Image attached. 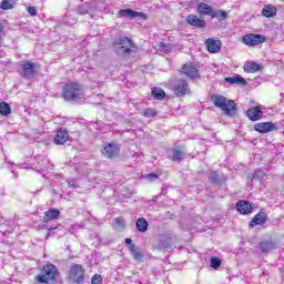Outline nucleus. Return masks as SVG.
<instances>
[{
    "label": "nucleus",
    "mask_w": 284,
    "mask_h": 284,
    "mask_svg": "<svg viewBox=\"0 0 284 284\" xmlns=\"http://www.w3.org/2000/svg\"><path fill=\"white\" fill-rule=\"evenodd\" d=\"M211 101L215 108H220L226 116L236 115V103L234 100H227L221 94H214L211 97Z\"/></svg>",
    "instance_id": "f03ea898"
},
{
    "label": "nucleus",
    "mask_w": 284,
    "mask_h": 284,
    "mask_svg": "<svg viewBox=\"0 0 284 284\" xmlns=\"http://www.w3.org/2000/svg\"><path fill=\"white\" fill-rule=\"evenodd\" d=\"M254 130L261 134H267V132H274L276 125L273 122H260L254 125Z\"/></svg>",
    "instance_id": "9d476101"
},
{
    "label": "nucleus",
    "mask_w": 284,
    "mask_h": 284,
    "mask_svg": "<svg viewBox=\"0 0 284 284\" xmlns=\"http://www.w3.org/2000/svg\"><path fill=\"white\" fill-rule=\"evenodd\" d=\"M27 10L31 17H37V7H28Z\"/></svg>",
    "instance_id": "58836bf2"
},
{
    "label": "nucleus",
    "mask_w": 284,
    "mask_h": 284,
    "mask_svg": "<svg viewBox=\"0 0 284 284\" xmlns=\"http://www.w3.org/2000/svg\"><path fill=\"white\" fill-rule=\"evenodd\" d=\"M246 116L250 121H258L263 116V110L261 106H254L247 110Z\"/></svg>",
    "instance_id": "f8f14e48"
},
{
    "label": "nucleus",
    "mask_w": 284,
    "mask_h": 284,
    "mask_svg": "<svg viewBox=\"0 0 284 284\" xmlns=\"http://www.w3.org/2000/svg\"><path fill=\"white\" fill-rule=\"evenodd\" d=\"M83 97V87L77 82L68 83L63 87L62 98L64 101L70 103H78L82 101Z\"/></svg>",
    "instance_id": "f257e3e1"
},
{
    "label": "nucleus",
    "mask_w": 284,
    "mask_h": 284,
    "mask_svg": "<svg viewBox=\"0 0 284 284\" xmlns=\"http://www.w3.org/2000/svg\"><path fill=\"white\" fill-rule=\"evenodd\" d=\"M101 152L104 159H114L121 152V148L116 143H108L104 144Z\"/></svg>",
    "instance_id": "6e6552de"
},
{
    "label": "nucleus",
    "mask_w": 284,
    "mask_h": 284,
    "mask_svg": "<svg viewBox=\"0 0 284 284\" xmlns=\"http://www.w3.org/2000/svg\"><path fill=\"white\" fill-rule=\"evenodd\" d=\"M166 241H169V242L164 243L165 240H162L163 247H172V243H171L172 240L171 239H166Z\"/></svg>",
    "instance_id": "a19ab883"
},
{
    "label": "nucleus",
    "mask_w": 284,
    "mask_h": 284,
    "mask_svg": "<svg viewBox=\"0 0 284 284\" xmlns=\"http://www.w3.org/2000/svg\"><path fill=\"white\" fill-rule=\"evenodd\" d=\"M1 34H3V24L0 23V59H3V57H6V51L1 48H3V45L1 44Z\"/></svg>",
    "instance_id": "c9c22d12"
},
{
    "label": "nucleus",
    "mask_w": 284,
    "mask_h": 284,
    "mask_svg": "<svg viewBox=\"0 0 284 284\" xmlns=\"http://www.w3.org/2000/svg\"><path fill=\"white\" fill-rule=\"evenodd\" d=\"M148 220L144 217H139L135 222V227L138 232H148Z\"/></svg>",
    "instance_id": "5701e85b"
},
{
    "label": "nucleus",
    "mask_w": 284,
    "mask_h": 284,
    "mask_svg": "<svg viewBox=\"0 0 284 284\" xmlns=\"http://www.w3.org/2000/svg\"><path fill=\"white\" fill-rule=\"evenodd\" d=\"M260 250L261 252H270L272 250V243H268V242L260 243Z\"/></svg>",
    "instance_id": "473e14b6"
},
{
    "label": "nucleus",
    "mask_w": 284,
    "mask_h": 284,
    "mask_svg": "<svg viewBox=\"0 0 284 284\" xmlns=\"http://www.w3.org/2000/svg\"><path fill=\"white\" fill-rule=\"evenodd\" d=\"M143 115L146 116V119H152L156 116V111L152 108H148L144 110Z\"/></svg>",
    "instance_id": "7c9ffc66"
},
{
    "label": "nucleus",
    "mask_w": 284,
    "mask_h": 284,
    "mask_svg": "<svg viewBox=\"0 0 284 284\" xmlns=\"http://www.w3.org/2000/svg\"><path fill=\"white\" fill-rule=\"evenodd\" d=\"M69 187H74V183L69 182Z\"/></svg>",
    "instance_id": "c03bdc74"
},
{
    "label": "nucleus",
    "mask_w": 284,
    "mask_h": 284,
    "mask_svg": "<svg viewBox=\"0 0 284 284\" xmlns=\"http://www.w3.org/2000/svg\"><path fill=\"white\" fill-rule=\"evenodd\" d=\"M221 41L219 40H214L212 38L206 40V47L211 54H216V52H221Z\"/></svg>",
    "instance_id": "ddd939ff"
},
{
    "label": "nucleus",
    "mask_w": 284,
    "mask_h": 284,
    "mask_svg": "<svg viewBox=\"0 0 284 284\" xmlns=\"http://www.w3.org/2000/svg\"><path fill=\"white\" fill-rule=\"evenodd\" d=\"M112 225L118 232H123V230H125V220L122 217H115L113 219Z\"/></svg>",
    "instance_id": "b1692460"
},
{
    "label": "nucleus",
    "mask_w": 284,
    "mask_h": 284,
    "mask_svg": "<svg viewBox=\"0 0 284 284\" xmlns=\"http://www.w3.org/2000/svg\"><path fill=\"white\" fill-rule=\"evenodd\" d=\"M61 215V211L59 209H50L44 213V221H57Z\"/></svg>",
    "instance_id": "412c9836"
},
{
    "label": "nucleus",
    "mask_w": 284,
    "mask_h": 284,
    "mask_svg": "<svg viewBox=\"0 0 284 284\" xmlns=\"http://www.w3.org/2000/svg\"><path fill=\"white\" fill-rule=\"evenodd\" d=\"M187 90H189V87L185 80H180L175 85V94L178 97H185V94H187Z\"/></svg>",
    "instance_id": "f3484780"
},
{
    "label": "nucleus",
    "mask_w": 284,
    "mask_h": 284,
    "mask_svg": "<svg viewBox=\"0 0 284 284\" xmlns=\"http://www.w3.org/2000/svg\"><path fill=\"white\" fill-rule=\"evenodd\" d=\"M213 10H214V9H213L210 4H207V3H205V2L200 3V4L197 6V8H196L197 14H201V16H203V17H211Z\"/></svg>",
    "instance_id": "2eb2a0df"
},
{
    "label": "nucleus",
    "mask_w": 284,
    "mask_h": 284,
    "mask_svg": "<svg viewBox=\"0 0 284 284\" xmlns=\"http://www.w3.org/2000/svg\"><path fill=\"white\" fill-rule=\"evenodd\" d=\"M261 174V171H255V176H258Z\"/></svg>",
    "instance_id": "a18cd8bd"
},
{
    "label": "nucleus",
    "mask_w": 284,
    "mask_h": 284,
    "mask_svg": "<svg viewBox=\"0 0 284 284\" xmlns=\"http://www.w3.org/2000/svg\"><path fill=\"white\" fill-rule=\"evenodd\" d=\"M116 54H130L132 52V48H135L132 39L128 37H120L114 43Z\"/></svg>",
    "instance_id": "39448f33"
},
{
    "label": "nucleus",
    "mask_w": 284,
    "mask_h": 284,
    "mask_svg": "<svg viewBox=\"0 0 284 284\" xmlns=\"http://www.w3.org/2000/svg\"><path fill=\"white\" fill-rule=\"evenodd\" d=\"M182 72L183 74H186L189 79H196V77H199V69H196L194 65L184 64L182 67Z\"/></svg>",
    "instance_id": "dca6fc26"
},
{
    "label": "nucleus",
    "mask_w": 284,
    "mask_h": 284,
    "mask_svg": "<svg viewBox=\"0 0 284 284\" xmlns=\"http://www.w3.org/2000/svg\"><path fill=\"white\" fill-rule=\"evenodd\" d=\"M0 8L2 10H12V0H2Z\"/></svg>",
    "instance_id": "2f4dec72"
},
{
    "label": "nucleus",
    "mask_w": 284,
    "mask_h": 284,
    "mask_svg": "<svg viewBox=\"0 0 284 284\" xmlns=\"http://www.w3.org/2000/svg\"><path fill=\"white\" fill-rule=\"evenodd\" d=\"M183 156H185V151L180 149H173L172 161H183Z\"/></svg>",
    "instance_id": "c756f323"
},
{
    "label": "nucleus",
    "mask_w": 284,
    "mask_h": 284,
    "mask_svg": "<svg viewBox=\"0 0 284 284\" xmlns=\"http://www.w3.org/2000/svg\"><path fill=\"white\" fill-rule=\"evenodd\" d=\"M91 284H103V277L99 274L93 275Z\"/></svg>",
    "instance_id": "e433bc0d"
},
{
    "label": "nucleus",
    "mask_w": 284,
    "mask_h": 284,
    "mask_svg": "<svg viewBox=\"0 0 284 284\" xmlns=\"http://www.w3.org/2000/svg\"><path fill=\"white\" fill-rule=\"evenodd\" d=\"M152 97L156 99V101H163L165 99V91L161 88H153Z\"/></svg>",
    "instance_id": "393cba45"
},
{
    "label": "nucleus",
    "mask_w": 284,
    "mask_h": 284,
    "mask_svg": "<svg viewBox=\"0 0 284 284\" xmlns=\"http://www.w3.org/2000/svg\"><path fill=\"white\" fill-rule=\"evenodd\" d=\"M225 83H230L231 85H247V81L244 80L243 77L235 74L233 77H227L224 79Z\"/></svg>",
    "instance_id": "4468645a"
},
{
    "label": "nucleus",
    "mask_w": 284,
    "mask_h": 284,
    "mask_svg": "<svg viewBox=\"0 0 284 284\" xmlns=\"http://www.w3.org/2000/svg\"><path fill=\"white\" fill-rule=\"evenodd\" d=\"M87 13H88V11L81 12V14H87Z\"/></svg>",
    "instance_id": "49530a36"
},
{
    "label": "nucleus",
    "mask_w": 284,
    "mask_h": 284,
    "mask_svg": "<svg viewBox=\"0 0 284 284\" xmlns=\"http://www.w3.org/2000/svg\"><path fill=\"white\" fill-rule=\"evenodd\" d=\"M141 14L143 13L132 9H122L119 11V17H123L124 19H136V17H141Z\"/></svg>",
    "instance_id": "a211bd4d"
},
{
    "label": "nucleus",
    "mask_w": 284,
    "mask_h": 284,
    "mask_svg": "<svg viewBox=\"0 0 284 284\" xmlns=\"http://www.w3.org/2000/svg\"><path fill=\"white\" fill-rule=\"evenodd\" d=\"M124 243H125L126 245H133V244H132V239H128V237H126V239L124 240Z\"/></svg>",
    "instance_id": "37998d69"
},
{
    "label": "nucleus",
    "mask_w": 284,
    "mask_h": 284,
    "mask_svg": "<svg viewBox=\"0 0 284 284\" xmlns=\"http://www.w3.org/2000/svg\"><path fill=\"white\" fill-rule=\"evenodd\" d=\"M59 276V270L54 264H45L42 267L41 274L37 275L38 283L54 284Z\"/></svg>",
    "instance_id": "7ed1b4c3"
},
{
    "label": "nucleus",
    "mask_w": 284,
    "mask_h": 284,
    "mask_svg": "<svg viewBox=\"0 0 284 284\" xmlns=\"http://www.w3.org/2000/svg\"><path fill=\"white\" fill-rule=\"evenodd\" d=\"M132 256L135 258V261H141V258H143V254L139 251H134Z\"/></svg>",
    "instance_id": "4c0bfd02"
},
{
    "label": "nucleus",
    "mask_w": 284,
    "mask_h": 284,
    "mask_svg": "<svg viewBox=\"0 0 284 284\" xmlns=\"http://www.w3.org/2000/svg\"><path fill=\"white\" fill-rule=\"evenodd\" d=\"M266 38L261 34L250 33L243 37L242 43L244 45H248L250 48H254V45H260V43H265Z\"/></svg>",
    "instance_id": "0eeeda50"
},
{
    "label": "nucleus",
    "mask_w": 284,
    "mask_h": 284,
    "mask_svg": "<svg viewBox=\"0 0 284 284\" xmlns=\"http://www.w3.org/2000/svg\"><path fill=\"white\" fill-rule=\"evenodd\" d=\"M38 163L40 165V170H43L44 172L54 168L47 156H43Z\"/></svg>",
    "instance_id": "a878e982"
},
{
    "label": "nucleus",
    "mask_w": 284,
    "mask_h": 284,
    "mask_svg": "<svg viewBox=\"0 0 284 284\" xmlns=\"http://www.w3.org/2000/svg\"><path fill=\"white\" fill-rule=\"evenodd\" d=\"M211 267L219 270L221 267V260L219 257H211Z\"/></svg>",
    "instance_id": "72a5a7b5"
},
{
    "label": "nucleus",
    "mask_w": 284,
    "mask_h": 284,
    "mask_svg": "<svg viewBox=\"0 0 284 284\" xmlns=\"http://www.w3.org/2000/svg\"><path fill=\"white\" fill-rule=\"evenodd\" d=\"M267 223V213L261 210L250 222V227H256V225H265Z\"/></svg>",
    "instance_id": "9b49d317"
},
{
    "label": "nucleus",
    "mask_w": 284,
    "mask_h": 284,
    "mask_svg": "<svg viewBox=\"0 0 284 284\" xmlns=\"http://www.w3.org/2000/svg\"><path fill=\"white\" fill-rule=\"evenodd\" d=\"M263 17H266V19H271V17H275L276 14V8L272 6H266L262 10Z\"/></svg>",
    "instance_id": "bb28decb"
},
{
    "label": "nucleus",
    "mask_w": 284,
    "mask_h": 284,
    "mask_svg": "<svg viewBox=\"0 0 284 284\" xmlns=\"http://www.w3.org/2000/svg\"><path fill=\"white\" fill-rule=\"evenodd\" d=\"M85 281V268L81 264H73L69 268V283L83 284Z\"/></svg>",
    "instance_id": "20e7f679"
},
{
    "label": "nucleus",
    "mask_w": 284,
    "mask_h": 284,
    "mask_svg": "<svg viewBox=\"0 0 284 284\" xmlns=\"http://www.w3.org/2000/svg\"><path fill=\"white\" fill-rule=\"evenodd\" d=\"M146 179H149V181H156V179H159V175L150 173L149 175H146Z\"/></svg>",
    "instance_id": "ea45409f"
},
{
    "label": "nucleus",
    "mask_w": 284,
    "mask_h": 284,
    "mask_svg": "<svg viewBox=\"0 0 284 284\" xmlns=\"http://www.w3.org/2000/svg\"><path fill=\"white\" fill-rule=\"evenodd\" d=\"M186 23L191 26L192 28H197L201 30L202 28H205L207 26V22L205 20L199 18L196 14H189L186 17Z\"/></svg>",
    "instance_id": "1a4fd4ad"
},
{
    "label": "nucleus",
    "mask_w": 284,
    "mask_h": 284,
    "mask_svg": "<svg viewBox=\"0 0 284 284\" xmlns=\"http://www.w3.org/2000/svg\"><path fill=\"white\" fill-rule=\"evenodd\" d=\"M212 19H219V21H223L227 19V12L223 10H214L211 13Z\"/></svg>",
    "instance_id": "cd10ccee"
},
{
    "label": "nucleus",
    "mask_w": 284,
    "mask_h": 284,
    "mask_svg": "<svg viewBox=\"0 0 284 284\" xmlns=\"http://www.w3.org/2000/svg\"><path fill=\"white\" fill-rule=\"evenodd\" d=\"M261 68H262L261 64L256 62H245L244 72H250V73L258 72L261 71Z\"/></svg>",
    "instance_id": "4be33fe9"
},
{
    "label": "nucleus",
    "mask_w": 284,
    "mask_h": 284,
    "mask_svg": "<svg viewBox=\"0 0 284 284\" xmlns=\"http://www.w3.org/2000/svg\"><path fill=\"white\" fill-rule=\"evenodd\" d=\"M236 207L240 214H252V204L247 201L237 202Z\"/></svg>",
    "instance_id": "aec40b11"
},
{
    "label": "nucleus",
    "mask_w": 284,
    "mask_h": 284,
    "mask_svg": "<svg viewBox=\"0 0 284 284\" xmlns=\"http://www.w3.org/2000/svg\"><path fill=\"white\" fill-rule=\"evenodd\" d=\"M12 108H10V104L8 102H1L0 103V114L2 116H8V114H11Z\"/></svg>",
    "instance_id": "c85d7f7f"
},
{
    "label": "nucleus",
    "mask_w": 284,
    "mask_h": 284,
    "mask_svg": "<svg viewBox=\"0 0 284 284\" xmlns=\"http://www.w3.org/2000/svg\"><path fill=\"white\" fill-rule=\"evenodd\" d=\"M68 139H70V134H68V131L59 130L54 138V143L55 145H63V143H65Z\"/></svg>",
    "instance_id": "6ab92c4d"
},
{
    "label": "nucleus",
    "mask_w": 284,
    "mask_h": 284,
    "mask_svg": "<svg viewBox=\"0 0 284 284\" xmlns=\"http://www.w3.org/2000/svg\"><path fill=\"white\" fill-rule=\"evenodd\" d=\"M129 250H130L131 254H133L134 252H136V245H134V244L129 245Z\"/></svg>",
    "instance_id": "79ce46f5"
},
{
    "label": "nucleus",
    "mask_w": 284,
    "mask_h": 284,
    "mask_svg": "<svg viewBox=\"0 0 284 284\" xmlns=\"http://www.w3.org/2000/svg\"><path fill=\"white\" fill-rule=\"evenodd\" d=\"M209 179L212 183H219L221 181V178H219V173L217 172H211L209 174Z\"/></svg>",
    "instance_id": "f704fd0d"
},
{
    "label": "nucleus",
    "mask_w": 284,
    "mask_h": 284,
    "mask_svg": "<svg viewBox=\"0 0 284 284\" xmlns=\"http://www.w3.org/2000/svg\"><path fill=\"white\" fill-rule=\"evenodd\" d=\"M36 68L37 65L33 62L22 61L19 64L18 72L20 75H22L23 79H32V77H34Z\"/></svg>",
    "instance_id": "423d86ee"
}]
</instances>
